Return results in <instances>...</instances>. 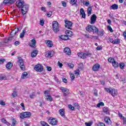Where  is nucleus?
Instances as JSON below:
<instances>
[{"instance_id": "obj_4", "label": "nucleus", "mask_w": 126, "mask_h": 126, "mask_svg": "<svg viewBox=\"0 0 126 126\" xmlns=\"http://www.w3.org/2000/svg\"><path fill=\"white\" fill-rule=\"evenodd\" d=\"M31 117V112H22L20 114V118L23 120L26 119V118H29V119Z\"/></svg>"}, {"instance_id": "obj_30", "label": "nucleus", "mask_w": 126, "mask_h": 126, "mask_svg": "<svg viewBox=\"0 0 126 126\" xmlns=\"http://www.w3.org/2000/svg\"><path fill=\"white\" fill-rule=\"evenodd\" d=\"M120 42H121V40H120V39L117 38V39H115L114 40H113V44L118 45V44H120Z\"/></svg>"}, {"instance_id": "obj_14", "label": "nucleus", "mask_w": 126, "mask_h": 126, "mask_svg": "<svg viewBox=\"0 0 126 126\" xmlns=\"http://www.w3.org/2000/svg\"><path fill=\"white\" fill-rule=\"evenodd\" d=\"M63 52L68 56H70L71 55V51H70V49L68 47H65Z\"/></svg>"}, {"instance_id": "obj_63", "label": "nucleus", "mask_w": 126, "mask_h": 126, "mask_svg": "<svg viewBox=\"0 0 126 126\" xmlns=\"http://www.w3.org/2000/svg\"><path fill=\"white\" fill-rule=\"evenodd\" d=\"M41 10L42 11H43L44 12H46V11H47L46 10V7H41Z\"/></svg>"}, {"instance_id": "obj_45", "label": "nucleus", "mask_w": 126, "mask_h": 126, "mask_svg": "<svg viewBox=\"0 0 126 126\" xmlns=\"http://www.w3.org/2000/svg\"><path fill=\"white\" fill-rule=\"evenodd\" d=\"M74 74L77 76L79 75V68H78L77 70L74 71Z\"/></svg>"}, {"instance_id": "obj_1", "label": "nucleus", "mask_w": 126, "mask_h": 126, "mask_svg": "<svg viewBox=\"0 0 126 126\" xmlns=\"http://www.w3.org/2000/svg\"><path fill=\"white\" fill-rule=\"evenodd\" d=\"M104 90L108 93H110L113 97L118 96V90L115 88H104Z\"/></svg>"}, {"instance_id": "obj_7", "label": "nucleus", "mask_w": 126, "mask_h": 126, "mask_svg": "<svg viewBox=\"0 0 126 126\" xmlns=\"http://www.w3.org/2000/svg\"><path fill=\"white\" fill-rule=\"evenodd\" d=\"M60 90L63 93V96H64V97L67 96V95H68V94L70 93L69 92V90L66 88L61 87L60 88Z\"/></svg>"}, {"instance_id": "obj_25", "label": "nucleus", "mask_w": 126, "mask_h": 126, "mask_svg": "<svg viewBox=\"0 0 126 126\" xmlns=\"http://www.w3.org/2000/svg\"><path fill=\"white\" fill-rule=\"evenodd\" d=\"M118 8H119V6L118 5V4H113L110 7V9L113 10L118 9Z\"/></svg>"}, {"instance_id": "obj_38", "label": "nucleus", "mask_w": 126, "mask_h": 126, "mask_svg": "<svg viewBox=\"0 0 126 126\" xmlns=\"http://www.w3.org/2000/svg\"><path fill=\"white\" fill-rule=\"evenodd\" d=\"M85 38H87L88 39H92V38H93L94 36L89 34H85Z\"/></svg>"}, {"instance_id": "obj_52", "label": "nucleus", "mask_w": 126, "mask_h": 126, "mask_svg": "<svg viewBox=\"0 0 126 126\" xmlns=\"http://www.w3.org/2000/svg\"><path fill=\"white\" fill-rule=\"evenodd\" d=\"M12 96L14 98L17 96V93L16 92H14L12 94Z\"/></svg>"}, {"instance_id": "obj_57", "label": "nucleus", "mask_w": 126, "mask_h": 126, "mask_svg": "<svg viewBox=\"0 0 126 126\" xmlns=\"http://www.w3.org/2000/svg\"><path fill=\"white\" fill-rule=\"evenodd\" d=\"M79 66H80V69H83L84 66H83V63H80L79 64Z\"/></svg>"}, {"instance_id": "obj_29", "label": "nucleus", "mask_w": 126, "mask_h": 126, "mask_svg": "<svg viewBox=\"0 0 126 126\" xmlns=\"http://www.w3.org/2000/svg\"><path fill=\"white\" fill-rule=\"evenodd\" d=\"M103 111L106 115H109L110 112H109V109L108 107H104L103 108Z\"/></svg>"}, {"instance_id": "obj_49", "label": "nucleus", "mask_w": 126, "mask_h": 126, "mask_svg": "<svg viewBox=\"0 0 126 126\" xmlns=\"http://www.w3.org/2000/svg\"><path fill=\"white\" fill-rule=\"evenodd\" d=\"M12 126H15V125H16V120H15V119H13L12 120Z\"/></svg>"}, {"instance_id": "obj_27", "label": "nucleus", "mask_w": 126, "mask_h": 126, "mask_svg": "<svg viewBox=\"0 0 126 126\" xmlns=\"http://www.w3.org/2000/svg\"><path fill=\"white\" fill-rule=\"evenodd\" d=\"M60 37L61 39L62 40H68V35H61Z\"/></svg>"}, {"instance_id": "obj_37", "label": "nucleus", "mask_w": 126, "mask_h": 126, "mask_svg": "<svg viewBox=\"0 0 126 126\" xmlns=\"http://www.w3.org/2000/svg\"><path fill=\"white\" fill-rule=\"evenodd\" d=\"M34 97H36V94L35 92H32V94L30 95V99H33Z\"/></svg>"}, {"instance_id": "obj_18", "label": "nucleus", "mask_w": 126, "mask_h": 126, "mask_svg": "<svg viewBox=\"0 0 126 126\" xmlns=\"http://www.w3.org/2000/svg\"><path fill=\"white\" fill-rule=\"evenodd\" d=\"M45 42L49 48H52L53 47V42L52 41L46 40L45 41Z\"/></svg>"}, {"instance_id": "obj_31", "label": "nucleus", "mask_w": 126, "mask_h": 126, "mask_svg": "<svg viewBox=\"0 0 126 126\" xmlns=\"http://www.w3.org/2000/svg\"><path fill=\"white\" fill-rule=\"evenodd\" d=\"M25 33H26V30H23L22 32L20 33V38H23L25 35Z\"/></svg>"}, {"instance_id": "obj_11", "label": "nucleus", "mask_w": 126, "mask_h": 126, "mask_svg": "<svg viewBox=\"0 0 126 126\" xmlns=\"http://www.w3.org/2000/svg\"><path fill=\"white\" fill-rule=\"evenodd\" d=\"M65 21V27L67 28L68 29H70L71 30V28L70 27H72V23L69 21H67L66 20H64Z\"/></svg>"}, {"instance_id": "obj_50", "label": "nucleus", "mask_w": 126, "mask_h": 126, "mask_svg": "<svg viewBox=\"0 0 126 126\" xmlns=\"http://www.w3.org/2000/svg\"><path fill=\"white\" fill-rule=\"evenodd\" d=\"M5 62V59L2 58L0 59V64H1V63H3Z\"/></svg>"}, {"instance_id": "obj_47", "label": "nucleus", "mask_w": 126, "mask_h": 126, "mask_svg": "<svg viewBox=\"0 0 126 126\" xmlns=\"http://www.w3.org/2000/svg\"><path fill=\"white\" fill-rule=\"evenodd\" d=\"M52 14H53V13L52 12V11H49L47 13V16L48 17H51V16H52Z\"/></svg>"}, {"instance_id": "obj_15", "label": "nucleus", "mask_w": 126, "mask_h": 126, "mask_svg": "<svg viewBox=\"0 0 126 126\" xmlns=\"http://www.w3.org/2000/svg\"><path fill=\"white\" fill-rule=\"evenodd\" d=\"M80 12V15H81L82 18L85 19V18H86V14H85V11H84V9L83 8H81Z\"/></svg>"}, {"instance_id": "obj_58", "label": "nucleus", "mask_w": 126, "mask_h": 126, "mask_svg": "<svg viewBox=\"0 0 126 126\" xmlns=\"http://www.w3.org/2000/svg\"><path fill=\"white\" fill-rule=\"evenodd\" d=\"M118 115L119 117L121 118V119H123V120H124V118L125 117L123 116V114H122L120 112H118Z\"/></svg>"}, {"instance_id": "obj_5", "label": "nucleus", "mask_w": 126, "mask_h": 126, "mask_svg": "<svg viewBox=\"0 0 126 126\" xmlns=\"http://www.w3.org/2000/svg\"><path fill=\"white\" fill-rule=\"evenodd\" d=\"M21 11L22 14L24 15V14H26L29 10V5L27 4H25L22 6L21 9Z\"/></svg>"}, {"instance_id": "obj_24", "label": "nucleus", "mask_w": 126, "mask_h": 126, "mask_svg": "<svg viewBox=\"0 0 126 126\" xmlns=\"http://www.w3.org/2000/svg\"><path fill=\"white\" fill-rule=\"evenodd\" d=\"M12 31L14 32H11L10 33V35H13V34H14V35H16V34H17L19 31V29L18 28H15Z\"/></svg>"}, {"instance_id": "obj_13", "label": "nucleus", "mask_w": 126, "mask_h": 126, "mask_svg": "<svg viewBox=\"0 0 126 126\" xmlns=\"http://www.w3.org/2000/svg\"><path fill=\"white\" fill-rule=\"evenodd\" d=\"M97 19V16H96V15L93 14L92 17H91V24H94L96 22V20Z\"/></svg>"}, {"instance_id": "obj_21", "label": "nucleus", "mask_w": 126, "mask_h": 126, "mask_svg": "<svg viewBox=\"0 0 126 126\" xmlns=\"http://www.w3.org/2000/svg\"><path fill=\"white\" fill-rule=\"evenodd\" d=\"M87 12L88 14V16H90L91 15V13H92V7L90 6L88 8L87 10Z\"/></svg>"}, {"instance_id": "obj_34", "label": "nucleus", "mask_w": 126, "mask_h": 126, "mask_svg": "<svg viewBox=\"0 0 126 126\" xmlns=\"http://www.w3.org/2000/svg\"><path fill=\"white\" fill-rule=\"evenodd\" d=\"M104 121L105 123H106V124H109L111 122V119H110L109 117H105L104 119Z\"/></svg>"}, {"instance_id": "obj_17", "label": "nucleus", "mask_w": 126, "mask_h": 126, "mask_svg": "<svg viewBox=\"0 0 126 126\" xmlns=\"http://www.w3.org/2000/svg\"><path fill=\"white\" fill-rule=\"evenodd\" d=\"M30 46L32 47V48H35L36 47V40L34 38L31 40V44Z\"/></svg>"}, {"instance_id": "obj_51", "label": "nucleus", "mask_w": 126, "mask_h": 126, "mask_svg": "<svg viewBox=\"0 0 126 126\" xmlns=\"http://www.w3.org/2000/svg\"><path fill=\"white\" fill-rule=\"evenodd\" d=\"M5 78V76H3L2 74L0 75V80H3Z\"/></svg>"}, {"instance_id": "obj_60", "label": "nucleus", "mask_w": 126, "mask_h": 126, "mask_svg": "<svg viewBox=\"0 0 126 126\" xmlns=\"http://www.w3.org/2000/svg\"><path fill=\"white\" fill-rule=\"evenodd\" d=\"M20 42H19L18 41H17L14 42V45H15V46H18V45H20Z\"/></svg>"}, {"instance_id": "obj_20", "label": "nucleus", "mask_w": 126, "mask_h": 126, "mask_svg": "<svg viewBox=\"0 0 126 126\" xmlns=\"http://www.w3.org/2000/svg\"><path fill=\"white\" fill-rule=\"evenodd\" d=\"M14 1H15V0H4L3 2L6 4L7 3L13 4V3H14Z\"/></svg>"}, {"instance_id": "obj_33", "label": "nucleus", "mask_w": 126, "mask_h": 126, "mask_svg": "<svg viewBox=\"0 0 126 126\" xmlns=\"http://www.w3.org/2000/svg\"><path fill=\"white\" fill-rule=\"evenodd\" d=\"M46 57L47 58H52L53 57V54H52V51H49L48 53L46 54Z\"/></svg>"}, {"instance_id": "obj_23", "label": "nucleus", "mask_w": 126, "mask_h": 126, "mask_svg": "<svg viewBox=\"0 0 126 126\" xmlns=\"http://www.w3.org/2000/svg\"><path fill=\"white\" fill-rule=\"evenodd\" d=\"M13 66V64L11 62H9L6 64V67L7 69H10Z\"/></svg>"}, {"instance_id": "obj_8", "label": "nucleus", "mask_w": 126, "mask_h": 126, "mask_svg": "<svg viewBox=\"0 0 126 126\" xmlns=\"http://www.w3.org/2000/svg\"><path fill=\"white\" fill-rule=\"evenodd\" d=\"M48 123L49 125H51L52 126H57L58 124V120H57L55 118H50L48 120Z\"/></svg>"}, {"instance_id": "obj_40", "label": "nucleus", "mask_w": 126, "mask_h": 126, "mask_svg": "<svg viewBox=\"0 0 126 126\" xmlns=\"http://www.w3.org/2000/svg\"><path fill=\"white\" fill-rule=\"evenodd\" d=\"M108 62H109V63H113V62H115V59L113 58H109L108 59Z\"/></svg>"}, {"instance_id": "obj_28", "label": "nucleus", "mask_w": 126, "mask_h": 126, "mask_svg": "<svg viewBox=\"0 0 126 126\" xmlns=\"http://www.w3.org/2000/svg\"><path fill=\"white\" fill-rule=\"evenodd\" d=\"M112 64L114 68H117V67L119 66V63H118V62H117L115 60L114 62H113V63H112Z\"/></svg>"}, {"instance_id": "obj_46", "label": "nucleus", "mask_w": 126, "mask_h": 126, "mask_svg": "<svg viewBox=\"0 0 126 126\" xmlns=\"http://www.w3.org/2000/svg\"><path fill=\"white\" fill-rule=\"evenodd\" d=\"M44 94H45V96H48L49 95H50V91L47 90V91H45L44 92Z\"/></svg>"}, {"instance_id": "obj_48", "label": "nucleus", "mask_w": 126, "mask_h": 126, "mask_svg": "<svg viewBox=\"0 0 126 126\" xmlns=\"http://www.w3.org/2000/svg\"><path fill=\"white\" fill-rule=\"evenodd\" d=\"M68 108L70 110H71V111H73V110H74V107L72 105H68Z\"/></svg>"}, {"instance_id": "obj_59", "label": "nucleus", "mask_w": 126, "mask_h": 126, "mask_svg": "<svg viewBox=\"0 0 126 126\" xmlns=\"http://www.w3.org/2000/svg\"><path fill=\"white\" fill-rule=\"evenodd\" d=\"M62 2V5L64 7H66V3L65 2V1H63Z\"/></svg>"}, {"instance_id": "obj_22", "label": "nucleus", "mask_w": 126, "mask_h": 126, "mask_svg": "<svg viewBox=\"0 0 126 126\" xmlns=\"http://www.w3.org/2000/svg\"><path fill=\"white\" fill-rule=\"evenodd\" d=\"M38 55V50H33L31 53V57L35 58Z\"/></svg>"}, {"instance_id": "obj_41", "label": "nucleus", "mask_w": 126, "mask_h": 126, "mask_svg": "<svg viewBox=\"0 0 126 126\" xmlns=\"http://www.w3.org/2000/svg\"><path fill=\"white\" fill-rule=\"evenodd\" d=\"M54 80L58 84L61 83V81H60V80L56 76H54Z\"/></svg>"}, {"instance_id": "obj_44", "label": "nucleus", "mask_w": 126, "mask_h": 126, "mask_svg": "<svg viewBox=\"0 0 126 126\" xmlns=\"http://www.w3.org/2000/svg\"><path fill=\"white\" fill-rule=\"evenodd\" d=\"M71 4L72 5H74V4H76V2H77V0H70Z\"/></svg>"}, {"instance_id": "obj_9", "label": "nucleus", "mask_w": 126, "mask_h": 126, "mask_svg": "<svg viewBox=\"0 0 126 126\" xmlns=\"http://www.w3.org/2000/svg\"><path fill=\"white\" fill-rule=\"evenodd\" d=\"M34 69L37 72H42L44 70V66L41 64H37L34 66Z\"/></svg>"}, {"instance_id": "obj_53", "label": "nucleus", "mask_w": 126, "mask_h": 126, "mask_svg": "<svg viewBox=\"0 0 126 126\" xmlns=\"http://www.w3.org/2000/svg\"><path fill=\"white\" fill-rule=\"evenodd\" d=\"M108 40L110 43H112V44H113L114 43V39L112 37H109Z\"/></svg>"}, {"instance_id": "obj_2", "label": "nucleus", "mask_w": 126, "mask_h": 126, "mask_svg": "<svg viewBox=\"0 0 126 126\" xmlns=\"http://www.w3.org/2000/svg\"><path fill=\"white\" fill-rule=\"evenodd\" d=\"M86 30L89 33L93 32V33H98L99 32V30L95 26L93 25H88L86 28Z\"/></svg>"}, {"instance_id": "obj_43", "label": "nucleus", "mask_w": 126, "mask_h": 126, "mask_svg": "<svg viewBox=\"0 0 126 126\" xmlns=\"http://www.w3.org/2000/svg\"><path fill=\"white\" fill-rule=\"evenodd\" d=\"M85 125L86 126H91L92 125H93V122H89L88 123L86 122L85 123Z\"/></svg>"}, {"instance_id": "obj_39", "label": "nucleus", "mask_w": 126, "mask_h": 126, "mask_svg": "<svg viewBox=\"0 0 126 126\" xmlns=\"http://www.w3.org/2000/svg\"><path fill=\"white\" fill-rule=\"evenodd\" d=\"M119 66L121 69H124V68H125V63H120L119 64Z\"/></svg>"}, {"instance_id": "obj_19", "label": "nucleus", "mask_w": 126, "mask_h": 126, "mask_svg": "<svg viewBox=\"0 0 126 126\" xmlns=\"http://www.w3.org/2000/svg\"><path fill=\"white\" fill-rule=\"evenodd\" d=\"M59 113L60 115H61V116L63 117V118H64V119H65L66 117H65V115H64V109H61L59 111Z\"/></svg>"}, {"instance_id": "obj_35", "label": "nucleus", "mask_w": 126, "mask_h": 126, "mask_svg": "<svg viewBox=\"0 0 126 126\" xmlns=\"http://www.w3.org/2000/svg\"><path fill=\"white\" fill-rule=\"evenodd\" d=\"M69 75H70L71 80H74V78H75V76H74V74L71 73V72H69Z\"/></svg>"}, {"instance_id": "obj_36", "label": "nucleus", "mask_w": 126, "mask_h": 126, "mask_svg": "<svg viewBox=\"0 0 126 126\" xmlns=\"http://www.w3.org/2000/svg\"><path fill=\"white\" fill-rule=\"evenodd\" d=\"M67 65L68 67H69L70 68H73V67H74V64H73L72 63H68Z\"/></svg>"}, {"instance_id": "obj_6", "label": "nucleus", "mask_w": 126, "mask_h": 126, "mask_svg": "<svg viewBox=\"0 0 126 126\" xmlns=\"http://www.w3.org/2000/svg\"><path fill=\"white\" fill-rule=\"evenodd\" d=\"M18 63L21 70H25V65H24V62H23L22 58H19Z\"/></svg>"}, {"instance_id": "obj_64", "label": "nucleus", "mask_w": 126, "mask_h": 126, "mask_svg": "<svg viewBox=\"0 0 126 126\" xmlns=\"http://www.w3.org/2000/svg\"><path fill=\"white\" fill-rule=\"evenodd\" d=\"M0 104L1 105V106H5V103L3 101H0Z\"/></svg>"}, {"instance_id": "obj_10", "label": "nucleus", "mask_w": 126, "mask_h": 126, "mask_svg": "<svg viewBox=\"0 0 126 126\" xmlns=\"http://www.w3.org/2000/svg\"><path fill=\"white\" fill-rule=\"evenodd\" d=\"M16 6L20 8H22V7L25 4L24 1L23 0H19L16 2Z\"/></svg>"}, {"instance_id": "obj_42", "label": "nucleus", "mask_w": 126, "mask_h": 126, "mask_svg": "<svg viewBox=\"0 0 126 126\" xmlns=\"http://www.w3.org/2000/svg\"><path fill=\"white\" fill-rule=\"evenodd\" d=\"M107 29L110 31V32H111V33H113V32H114V31L113 30V29H112L111 26H108Z\"/></svg>"}, {"instance_id": "obj_62", "label": "nucleus", "mask_w": 126, "mask_h": 126, "mask_svg": "<svg viewBox=\"0 0 126 126\" xmlns=\"http://www.w3.org/2000/svg\"><path fill=\"white\" fill-rule=\"evenodd\" d=\"M58 66H59V67H62V66H63V63H61V62H60V61H59L58 62Z\"/></svg>"}, {"instance_id": "obj_61", "label": "nucleus", "mask_w": 126, "mask_h": 126, "mask_svg": "<svg viewBox=\"0 0 126 126\" xmlns=\"http://www.w3.org/2000/svg\"><path fill=\"white\" fill-rule=\"evenodd\" d=\"M89 4H90V2H89V1H86L84 3V5H86V6H88V5H89Z\"/></svg>"}, {"instance_id": "obj_3", "label": "nucleus", "mask_w": 126, "mask_h": 126, "mask_svg": "<svg viewBox=\"0 0 126 126\" xmlns=\"http://www.w3.org/2000/svg\"><path fill=\"white\" fill-rule=\"evenodd\" d=\"M53 30L55 33H58L60 31V28L59 27V23L56 21H54L52 22Z\"/></svg>"}, {"instance_id": "obj_54", "label": "nucleus", "mask_w": 126, "mask_h": 126, "mask_svg": "<svg viewBox=\"0 0 126 126\" xmlns=\"http://www.w3.org/2000/svg\"><path fill=\"white\" fill-rule=\"evenodd\" d=\"M40 24L41 25V26H44V24H45V21H44L43 20H40Z\"/></svg>"}, {"instance_id": "obj_16", "label": "nucleus", "mask_w": 126, "mask_h": 126, "mask_svg": "<svg viewBox=\"0 0 126 126\" xmlns=\"http://www.w3.org/2000/svg\"><path fill=\"white\" fill-rule=\"evenodd\" d=\"M99 68H100V64L98 63H96L92 67V69L94 71H97L99 70Z\"/></svg>"}, {"instance_id": "obj_56", "label": "nucleus", "mask_w": 126, "mask_h": 126, "mask_svg": "<svg viewBox=\"0 0 126 126\" xmlns=\"http://www.w3.org/2000/svg\"><path fill=\"white\" fill-rule=\"evenodd\" d=\"M102 50V46H97L96 47V50L97 51H101Z\"/></svg>"}, {"instance_id": "obj_32", "label": "nucleus", "mask_w": 126, "mask_h": 126, "mask_svg": "<svg viewBox=\"0 0 126 126\" xmlns=\"http://www.w3.org/2000/svg\"><path fill=\"white\" fill-rule=\"evenodd\" d=\"M27 75H28V73L26 72H24L22 75L21 78L25 79V78H26V76H27Z\"/></svg>"}, {"instance_id": "obj_55", "label": "nucleus", "mask_w": 126, "mask_h": 126, "mask_svg": "<svg viewBox=\"0 0 126 126\" xmlns=\"http://www.w3.org/2000/svg\"><path fill=\"white\" fill-rule=\"evenodd\" d=\"M98 126H106L105 125V124H104L102 122H100L97 124Z\"/></svg>"}, {"instance_id": "obj_26", "label": "nucleus", "mask_w": 126, "mask_h": 126, "mask_svg": "<svg viewBox=\"0 0 126 126\" xmlns=\"http://www.w3.org/2000/svg\"><path fill=\"white\" fill-rule=\"evenodd\" d=\"M45 99L47 101H49V102H52V101H53V97H52L50 94L45 96Z\"/></svg>"}, {"instance_id": "obj_12", "label": "nucleus", "mask_w": 126, "mask_h": 126, "mask_svg": "<svg viewBox=\"0 0 126 126\" xmlns=\"http://www.w3.org/2000/svg\"><path fill=\"white\" fill-rule=\"evenodd\" d=\"M91 55H92L91 53H79V57L81 59H86L87 56L88 57H91Z\"/></svg>"}]
</instances>
